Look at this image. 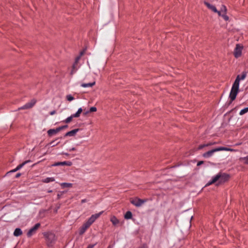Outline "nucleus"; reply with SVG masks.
Instances as JSON below:
<instances>
[{
    "mask_svg": "<svg viewBox=\"0 0 248 248\" xmlns=\"http://www.w3.org/2000/svg\"><path fill=\"white\" fill-rule=\"evenodd\" d=\"M218 15L219 16H222V14H223V12H222L221 11H218V12H217Z\"/></svg>",
    "mask_w": 248,
    "mask_h": 248,
    "instance_id": "obj_37",
    "label": "nucleus"
},
{
    "mask_svg": "<svg viewBox=\"0 0 248 248\" xmlns=\"http://www.w3.org/2000/svg\"><path fill=\"white\" fill-rule=\"evenodd\" d=\"M60 132L59 128H57L56 129H50L47 131V134L49 136H52L53 135L57 134Z\"/></svg>",
    "mask_w": 248,
    "mask_h": 248,
    "instance_id": "obj_13",
    "label": "nucleus"
},
{
    "mask_svg": "<svg viewBox=\"0 0 248 248\" xmlns=\"http://www.w3.org/2000/svg\"><path fill=\"white\" fill-rule=\"evenodd\" d=\"M61 185L63 187H70L72 186V184L71 183H63Z\"/></svg>",
    "mask_w": 248,
    "mask_h": 248,
    "instance_id": "obj_27",
    "label": "nucleus"
},
{
    "mask_svg": "<svg viewBox=\"0 0 248 248\" xmlns=\"http://www.w3.org/2000/svg\"><path fill=\"white\" fill-rule=\"evenodd\" d=\"M95 84V82H93L92 83H82L81 85V86L84 88H87V87H91L93 86Z\"/></svg>",
    "mask_w": 248,
    "mask_h": 248,
    "instance_id": "obj_19",
    "label": "nucleus"
},
{
    "mask_svg": "<svg viewBox=\"0 0 248 248\" xmlns=\"http://www.w3.org/2000/svg\"><path fill=\"white\" fill-rule=\"evenodd\" d=\"M82 111H83V109L81 108H78V111L76 113L72 114L70 117H69L67 119H66L65 120V121H64V122H65V123H69L70 122H71V121L72 120V119L73 118L79 117L80 116V114L82 112Z\"/></svg>",
    "mask_w": 248,
    "mask_h": 248,
    "instance_id": "obj_4",
    "label": "nucleus"
},
{
    "mask_svg": "<svg viewBox=\"0 0 248 248\" xmlns=\"http://www.w3.org/2000/svg\"><path fill=\"white\" fill-rule=\"evenodd\" d=\"M226 7L225 6L223 5L221 7V10L219 11H221L222 12H223V14H224L226 13Z\"/></svg>",
    "mask_w": 248,
    "mask_h": 248,
    "instance_id": "obj_31",
    "label": "nucleus"
},
{
    "mask_svg": "<svg viewBox=\"0 0 248 248\" xmlns=\"http://www.w3.org/2000/svg\"><path fill=\"white\" fill-rule=\"evenodd\" d=\"M80 60V56H78L76 58L75 62L72 66V69L71 72V74L73 75L77 71L78 66V65L79 60Z\"/></svg>",
    "mask_w": 248,
    "mask_h": 248,
    "instance_id": "obj_9",
    "label": "nucleus"
},
{
    "mask_svg": "<svg viewBox=\"0 0 248 248\" xmlns=\"http://www.w3.org/2000/svg\"><path fill=\"white\" fill-rule=\"evenodd\" d=\"M243 46L240 44H237L234 50V55L235 58H238L241 55Z\"/></svg>",
    "mask_w": 248,
    "mask_h": 248,
    "instance_id": "obj_6",
    "label": "nucleus"
},
{
    "mask_svg": "<svg viewBox=\"0 0 248 248\" xmlns=\"http://www.w3.org/2000/svg\"><path fill=\"white\" fill-rule=\"evenodd\" d=\"M214 144H215V142L214 143L210 142V143H208V144H202V145H200L199 146L198 149H202L203 148H204L205 147H206V146H209V145H213Z\"/></svg>",
    "mask_w": 248,
    "mask_h": 248,
    "instance_id": "obj_24",
    "label": "nucleus"
},
{
    "mask_svg": "<svg viewBox=\"0 0 248 248\" xmlns=\"http://www.w3.org/2000/svg\"><path fill=\"white\" fill-rule=\"evenodd\" d=\"M103 212V211H101V212H99V213L93 215L92 216V217H93V218L95 220L97 218H98L102 215Z\"/></svg>",
    "mask_w": 248,
    "mask_h": 248,
    "instance_id": "obj_25",
    "label": "nucleus"
},
{
    "mask_svg": "<svg viewBox=\"0 0 248 248\" xmlns=\"http://www.w3.org/2000/svg\"><path fill=\"white\" fill-rule=\"evenodd\" d=\"M40 227V224L39 223H36L33 227H32L28 231L27 233L28 237H31L36 232L37 230Z\"/></svg>",
    "mask_w": 248,
    "mask_h": 248,
    "instance_id": "obj_7",
    "label": "nucleus"
},
{
    "mask_svg": "<svg viewBox=\"0 0 248 248\" xmlns=\"http://www.w3.org/2000/svg\"><path fill=\"white\" fill-rule=\"evenodd\" d=\"M110 221L113 224V225L115 226L117 225L119 223V220L115 216H113L111 218Z\"/></svg>",
    "mask_w": 248,
    "mask_h": 248,
    "instance_id": "obj_18",
    "label": "nucleus"
},
{
    "mask_svg": "<svg viewBox=\"0 0 248 248\" xmlns=\"http://www.w3.org/2000/svg\"><path fill=\"white\" fill-rule=\"evenodd\" d=\"M247 76V73L246 72H243L241 76H240V80H244L245 79Z\"/></svg>",
    "mask_w": 248,
    "mask_h": 248,
    "instance_id": "obj_28",
    "label": "nucleus"
},
{
    "mask_svg": "<svg viewBox=\"0 0 248 248\" xmlns=\"http://www.w3.org/2000/svg\"><path fill=\"white\" fill-rule=\"evenodd\" d=\"M218 151H233V150L231 148H228L226 147H218L217 148Z\"/></svg>",
    "mask_w": 248,
    "mask_h": 248,
    "instance_id": "obj_23",
    "label": "nucleus"
},
{
    "mask_svg": "<svg viewBox=\"0 0 248 248\" xmlns=\"http://www.w3.org/2000/svg\"><path fill=\"white\" fill-rule=\"evenodd\" d=\"M55 113H56V111H55V110L52 111H51V112H50V114L51 115H54V114H55Z\"/></svg>",
    "mask_w": 248,
    "mask_h": 248,
    "instance_id": "obj_39",
    "label": "nucleus"
},
{
    "mask_svg": "<svg viewBox=\"0 0 248 248\" xmlns=\"http://www.w3.org/2000/svg\"><path fill=\"white\" fill-rule=\"evenodd\" d=\"M20 176V173H17L16 175V177L17 178Z\"/></svg>",
    "mask_w": 248,
    "mask_h": 248,
    "instance_id": "obj_43",
    "label": "nucleus"
},
{
    "mask_svg": "<svg viewBox=\"0 0 248 248\" xmlns=\"http://www.w3.org/2000/svg\"><path fill=\"white\" fill-rule=\"evenodd\" d=\"M79 131V129H74V130H72L70 131H69L68 132H67L65 135H64V137H67V136H69V137H73L74 136H75V135L76 134V133Z\"/></svg>",
    "mask_w": 248,
    "mask_h": 248,
    "instance_id": "obj_12",
    "label": "nucleus"
},
{
    "mask_svg": "<svg viewBox=\"0 0 248 248\" xmlns=\"http://www.w3.org/2000/svg\"><path fill=\"white\" fill-rule=\"evenodd\" d=\"M55 181V179L53 177H47L42 180V182L46 183H48L51 182Z\"/></svg>",
    "mask_w": 248,
    "mask_h": 248,
    "instance_id": "obj_20",
    "label": "nucleus"
},
{
    "mask_svg": "<svg viewBox=\"0 0 248 248\" xmlns=\"http://www.w3.org/2000/svg\"><path fill=\"white\" fill-rule=\"evenodd\" d=\"M36 100L34 99H32L30 102L26 103L23 107H21L19 109H29L31 108L36 103Z\"/></svg>",
    "mask_w": 248,
    "mask_h": 248,
    "instance_id": "obj_8",
    "label": "nucleus"
},
{
    "mask_svg": "<svg viewBox=\"0 0 248 248\" xmlns=\"http://www.w3.org/2000/svg\"><path fill=\"white\" fill-rule=\"evenodd\" d=\"M241 159L243 160L245 163L248 164V155L246 157L241 158Z\"/></svg>",
    "mask_w": 248,
    "mask_h": 248,
    "instance_id": "obj_30",
    "label": "nucleus"
},
{
    "mask_svg": "<svg viewBox=\"0 0 248 248\" xmlns=\"http://www.w3.org/2000/svg\"><path fill=\"white\" fill-rule=\"evenodd\" d=\"M229 178V175L225 174L219 173L213 177L212 180L208 182L205 186H209L215 183H217V185L225 182Z\"/></svg>",
    "mask_w": 248,
    "mask_h": 248,
    "instance_id": "obj_1",
    "label": "nucleus"
},
{
    "mask_svg": "<svg viewBox=\"0 0 248 248\" xmlns=\"http://www.w3.org/2000/svg\"><path fill=\"white\" fill-rule=\"evenodd\" d=\"M63 155H66V156H68L69 155V154L68 153H63Z\"/></svg>",
    "mask_w": 248,
    "mask_h": 248,
    "instance_id": "obj_45",
    "label": "nucleus"
},
{
    "mask_svg": "<svg viewBox=\"0 0 248 248\" xmlns=\"http://www.w3.org/2000/svg\"><path fill=\"white\" fill-rule=\"evenodd\" d=\"M84 53V52L83 51L80 52V56H80V58L81 57V56L82 55H83Z\"/></svg>",
    "mask_w": 248,
    "mask_h": 248,
    "instance_id": "obj_42",
    "label": "nucleus"
},
{
    "mask_svg": "<svg viewBox=\"0 0 248 248\" xmlns=\"http://www.w3.org/2000/svg\"><path fill=\"white\" fill-rule=\"evenodd\" d=\"M89 227L90 226L85 222L80 228L79 230V234H83Z\"/></svg>",
    "mask_w": 248,
    "mask_h": 248,
    "instance_id": "obj_14",
    "label": "nucleus"
},
{
    "mask_svg": "<svg viewBox=\"0 0 248 248\" xmlns=\"http://www.w3.org/2000/svg\"><path fill=\"white\" fill-rule=\"evenodd\" d=\"M218 151L217 148L212 149L203 154V156L205 158H208L211 156L213 154Z\"/></svg>",
    "mask_w": 248,
    "mask_h": 248,
    "instance_id": "obj_10",
    "label": "nucleus"
},
{
    "mask_svg": "<svg viewBox=\"0 0 248 248\" xmlns=\"http://www.w3.org/2000/svg\"><path fill=\"white\" fill-rule=\"evenodd\" d=\"M30 161H31L29 160L24 161V162H23L21 164H20L18 166H17V167L15 169H14L13 170H12V171L15 172V171L19 170L21 168H22L26 164H27L28 162H30Z\"/></svg>",
    "mask_w": 248,
    "mask_h": 248,
    "instance_id": "obj_16",
    "label": "nucleus"
},
{
    "mask_svg": "<svg viewBox=\"0 0 248 248\" xmlns=\"http://www.w3.org/2000/svg\"><path fill=\"white\" fill-rule=\"evenodd\" d=\"M72 163L71 161H63V162H56L53 165L54 166H64L66 165L68 166H71Z\"/></svg>",
    "mask_w": 248,
    "mask_h": 248,
    "instance_id": "obj_11",
    "label": "nucleus"
},
{
    "mask_svg": "<svg viewBox=\"0 0 248 248\" xmlns=\"http://www.w3.org/2000/svg\"><path fill=\"white\" fill-rule=\"evenodd\" d=\"M48 247H51L55 243L56 238L55 235L52 232H47L44 234Z\"/></svg>",
    "mask_w": 248,
    "mask_h": 248,
    "instance_id": "obj_3",
    "label": "nucleus"
},
{
    "mask_svg": "<svg viewBox=\"0 0 248 248\" xmlns=\"http://www.w3.org/2000/svg\"><path fill=\"white\" fill-rule=\"evenodd\" d=\"M22 232L20 228H16L14 232V235L15 236H19L22 235Z\"/></svg>",
    "mask_w": 248,
    "mask_h": 248,
    "instance_id": "obj_17",
    "label": "nucleus"
},
{
    "mask_svg": "<svg viewBox=\"0 0 248 248\" xmlns=\"http://www.w3.org/2000/svg\"><path fill=\"white\" fill-rule=\"evenodd\" d=\"M203 163V161H200L197 163V166H200Z\"/></svg>",
    "mask_w": 248,
    "mask_h": 248,
    "instance_id": "obj_38",
    "label": "nucleus"
},
{
    "mask_svg": "<svg viewBox=\"0 0 248 248\" xmlns=\"http://www.w3.org/2000/svg\"><path fill=\"white\" fill-rule=\"evenodd\" d=\"M108 248H112V246L111 245L108 246Z\"/></svg>",
    "mask_w": 248,
    "mask_h": 248,
    "instance_id": "obj_46",
    "label": "nucleus"
},
{
    "mask_svg": "<svg viewBox=\"0 0 248 248\" xmlns=\"http://www.w3.org/2000/svg\"><path fill=\"white\" fill-rule=\"evenodd\" d=\"M67 127H68V125H64V126H60V127H59V130L60 131L63 129H65V128H66Z\"/></svg>",
    "mask_w": 248,
    "mask_h": 248,
    "instance_id": "obj_35",
    "label": "nucleus"
},
{
    "mask_svg": "<svg viewBox=\"0 0 248 248\" xmlns=\"http://www.w3.org/2000/svg\"><path fill=\"white\" fill-rule=\"evenodd\" d=\"M140 248H147V247L145 245H143L141 247H140Z\"/></svg>",
    "mask_w": 248,
    "mask_h": 248,
    "instance_id": "obj_41",
    "label": "nucleus"
},
{
    "mask_svg": "<svg viewBox=\"0 0 248 248\" xmlns=\"http://www.w3.org/2000/svg\"><path fill=\"white\" fill-rule=\"evenodd\" d=\"M222 17L226 20L227 21L229 20V17L226 15V13L222 14Z\"/></svg>",
    "mask_w": 248,
    "mask_h": 248,
    "instance_id": "obj_33",
    "label": "nucleus"
},
{
    "mask_svg": "<svg viewBox=\"0 0 248 248\" xmlns=\"http://www.w3.org/2000/svg\"><path fill=\"white\" fill-rule=\"evenodd\" d=\"M240 82V75H238L232 84L231 90L230 93L229 97L231 102L233 101L238 93Z\"/></svg>",
    "mask_w": 248,
    "mask_h": 248,
    "instance_id": "obj_2",
    "label": "nucleus"
},
{
    "mask_svg": "<svg viewBox=\"0 0 248 248\" xmlns=\"http://www.w3.org/2000/svg\"><path fill=\"white\" fill-rule=\"evenodd\" d=\"M204 3L209 9H210L213 12H214L215 13L218 12V10L217 9V8L214 5L210 4V3H209L208 2H207L206 1H204Z\"/></svg>",
    "mask_w": 248,
    "mask_h": 248,
    "instance_id": "obj_15",
    "label": "nucleus"
},
{
    "mask_svg": "<svg viewBox=\"0 0 248 248\" xmlns=\"http://www.w3.org/2000/svg\"><path fill=\"white\" fill-rule=\"evenodd\" d=\"M95 244L89 245L87 248H93Z\"/></svg>",
    "mask_w": 248,
    "mask_h": 248,
    "instance_id": "obj_36",
    "label": "nucleus"
},
{
    "mask_svg": "<svg viewBox=\"0 0 248 248\" xmlns=\"http://www.w3.org/2000/svg\"><path fill=\"white\" fill-rule=\"evenodd\" d=\"M86 202V199H83V200H81V202H82V203L85 202Z\"/></svg>",
    "mask_w": 248,
    "mask_h": 248,
    "instance_id": "obj_44",
    "label": "nucleus"
},
{
    "mask_svg": "<svg viewBox=\"0 0 248 248\" xmlns=\"http://www.w3.org/2000/svg\"><path fill=\"white\" fill-rule=\"evenodd\" d=\"M95 220L93 218L92 216L88 219V220L86 222V223L90 226L94 222Z\"/></svg>",
    "mask_w": 248,
    "mask_h": 248,
    "instance_id": "obj_22",
    "label": "nucleus"
},
{
    "mask_svg": "<svg viewBox=\"0 0 248 248\" xmlns=\"http://www.w3.org/2000/svg\"><path fill=\"white\" fill-rule=\"evenodd\" d=\"M146 201V200H142L137 198L131 200V202L135 206L140 207L145 203Z\"/></svg>",
    "mask_w": 248,
    "mask_h": 248,
    "instance_id": "obj_5",
    "label": "nucleus"
},
{
    "mask_svg": "<svg viewBox=\"0 0 248 248\" xmlns=\"http://www.w3.org/2000/svg\"><path fill=\"white\" fill-rule=\"evenodd\" d=\"M52 192V190H48V192Z\"/></svg>",
    "mask_w": 248,
    "mask_h": 248,
    "instance_id": "obj_47",
    "label": "nucleus"
},
{
    "mask_svg": "<svg viewBox=\"0 0 248 248\" xmlns=\"http://www.w3.org/2000/svg\"><path fill=\"white\" fill-rule=\"evenodd\" d=\"M248 112V107L242 109L240 112L239 115H243L244 114L247 113Z\"/></svg>",
    "mask_w": 248,
    "mask_h": 248,
    "instance_id": "obj_26",
    "label": "nucleus"
},
{
    "mask_svg": "<svg viewBox=\"0 0 248 248\" xmlns=\"http://www.w3.org/2000/svg\"><path fill=\"white\" fill-rule=\"evenodd\" d=\"M83 109V115L85 116L87 114H88L89 113H90L89 111V110H86L85 109Z\"/></svg>",
    "mask_w": 248,
    "mask_h": 248,
    "instance_id": "obj_34",
    "label": "nucleus"
},
{
    "mask_svg": "<svg viewBox=\"0 0 248 248\" xmlns=\"http://www.w3.org/2000/svg\"><path fill=\"white\" fill-rule=\"evenodd\" d=\"M66 98L69 101H71L74 99V98L70 94L66 96Z\"/></svg>",
    "mask_w": 248,
    "mask_h": 248,
    "instance_id": "obj_29",
    "label": "nucleus"
},
{
    "mask_svg": "<svg viewBox=\"0 0 248 248\" xmlns=\"http://www.w3.org/2000/svg\"><path fill=\"white\" fill-rule=\"evenodd\" d=\"M132 217V214L130 211H127L124 215V218L126 219H131Z\"/></svg>",
    "mask_w": 248,
    "mask_h": 248,
    "instance_id": "obj_21",
    "label": "nucleus"
},
{
    "mask_svg": "<svg viewBox=\"0 0 248 248\" xmlns=\"http://www.w3.org/2000/svg\"><path fill=\"white\" fill-rule=\"evenodd\" d=\"M76 148H74V147L69 149V151L70 152L74 151H76Z\"/></svg>",
    "mask_w": 248,
    "mask_h": 248,
    "instance_id": "obj_40",
    "label": "nucleus"
},
{
    "mask_svg": "<svg viewBox=\"0 0 248 248\" xmlns=\"http://www.w3.org/2000/svg\"><path fill=\"white\" fill-rule=\"evenodd\" d=\"M96 110H97V109L95 107H93L90 108V110L89 111L90 112H95L96 111Z\"/></svg>",
    "mask_w": 248,
    "mask_h": 248,
    "instance_id": "obj_32",
    "label": "nucleus"
}]
</instances>
